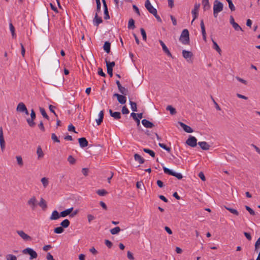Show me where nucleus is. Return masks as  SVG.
Segmentation results:
<instances>
[{"mask_svg": "<svg viewBox=\"0 0 260 260\" xmlns=\"http://www.w3.org/2000/svg\"><path fill=\"white\" fill-rule=\"evenodd\" d=\"M7 260H17V257L13 254H9L6 256Z\"/></svg>", "mask_w": 260, "mask_h": 260, "instance_id": "obj_45", "label": "nucleus"}, {"mask_svg": "<svg viewBox=\"0 0 260 260\" xmlns=\"http://www.w3.org/2000/svg\"><path fill=\"white\" fill-rule=\"evenodd\" d=\"M166 109L169 110L171 115H174L176 113V110L175 108H174L172 106H168L167 107Z\"/></svg>", "mask_w": 260, "mask_h": 260, "instance_id": "obj_33", "label": "nucleus"}, {"mask_svg": "<svg viewBox=\"0 0 260 260\" xmlns=\"http://www.w3.org/2000/svg\"><path fill=\"white\" fill-rule=\"evenodd\" d=\"M105 62L107 68L113 69V67H114L115 65V63L114 61L109 62L106 59L105 60Z\"/></svg>", "mask_w": 260, "mask_h": 260, "instance_id": "obj_36", "label": "nucleus"}, {"mask_svg": "<svg viewBox=\"0 0 260 260\" xmlns=\"http://www.w3.org/2000/svg\"><path fill=\"white\" fill-rule=\"evenodd\" d=\"M16 158L17 159V164L20 167H22L23 165V162L22 158L21 156H16Z\"/></svg>", "mask_w": 260, "mask_h": 260, "instance_id": "obj_43", "label": "nucleus"}, {"mask_svg": "<svg viewBox=\"0 0 260 260\" xmlns=\"http://www.w3.org/2000/svg\"><path fill=\"white\" fill-rule=\"evenodd\" d=\"M121 112L123 114H127L129 113V110L125 106L122 108Z\"/></svg>", "mask_w": 260, "mask_h": 260, "instance_id": "obj_56", "label": "nucleus"}, {"mask_svg": "<svg viewBox=\"0 0 260 260\" xmlns=\"http://www.w3.org/2000/svg\"><path fill=\"white\" fill-rule=\"evenodd\" d=\"M88 169L87 168H83L82 170V173L84 176H87L88 175Z\"/></svg>", "mask_w": 260, "mask_h": 260, "instance_id": "obj_63", "label": "nucleus"}, {"mask_svg": "<svg viewBox=\"0 0 260 260\" xmlns=\"http://www.w3.org/2000/svg\"><path fill=\"white\" fill-rule=\"evenodd\" d=\"M73 210V207L65 210L60 212L61 217H64L70 215Z\"/></svg>", "mask_w": 260, "mask_h": 260, "instance_id": "obj_20", "label": "nucleus"}, {"mask_svg": "<svg viewBox=\"0 0 260 260\" xmlns=\"http://www.w3.org/2000/svg\"><path fill=\"white\" fill-rule=\"evenodd\" d=\"M120 231V229L119 226H116L113 229L110 230V232L112 235H115L118 234Z\"/></svg>", "mask_w": 260, "mask_h": 260, "instance_id": "obj_35", "label": "nucleus"}, {"mask_svg": "<svg viewBox=\"0 0 260 260\" xmlns=\"http://www.w3.org/2000/svg\"><path fill=\"white\" fill-rule=\"evenodd\" d=\"M68 161L70 164L74 165L76 163V160L72 155H70L68 158Z\"/></svg>", "mask_w": 260, "mask_h": 260, "instance_id": "obj_46", "label": "nucleus"}, {"mask_svg": "<svg viewBox=\"0 0 260 260\" xmlns=\"http://www.w3.org/2000/svg\"><path fill=\"white\" fill-rule=\"evenodd\" d=\"M98 74L102 77H105L106 74L103 71V70L101 68H98Z\"/></svg>", "mask_w": 260, "mask_h": 260, "instance_id": "obj_59", "label": "nucleus"}, {"mask_svg": "<svg viewBox=\"0 0 260 260\" xmlns=\"http://www.w3.org/2000/svg\"><path fill=\"white\" fill-rule=\"evenodd\" d=\"M233 27L234 28V29L236 30H241L242 31H243L242 28L239 25V24L238 23H237L236 22L235 23H234L233 25H232Z\"/></svg>", "mask_w": 260, "mask_h": 260, "instance_id": "obj_53", "label": "nucleus"}, {"mask_svg": "<svg viewBox=\"0 0 260 260\" xmlns=\"http://www.w3.org/2000/svg\"><path fill=\"white\" fill-rule=\"evenodd\" d=\"M104 19L106 20L110 19V16L108 12V10H105L104 11Z\"/></svg>", "mask_w": 260, "mask_h": 260, "instance_id": "obj_57", "label": "nucleus"}, {"mask_svg": "<svg viewBox=\"0 0 260 260\" xmlns=\"http://www.w3.org/2000/svg\"><path fill=\"white\" fill-rule=\"evenodd\" d=\"M103 20L101 17L98 16V13H96L94 18L93 20V22L94 25L98 26L99 25L102 23Z\"/></svg>", "mask_w": 260, "mask_h": 260, "instance_id": "obj_14", "label": "nucleus"}, {"mask_svg": "<svg viewBox=\"0 0 260 260\" xmlns=\"http://www.w3.org/2000/svg\"><path fill=\"white\" fill-rule=\"evenodd\" d=\"M96 193L100 196H104L108 194V192L105 189H99L96 191Z\"/></svg>", "mask_w": 260, "mask_h": 260, "instance_id": "obj_34", "label": "nucleus"}, {"mask_svg": "<svg viewBox=\"0 0 260 260\" xmlns=\"http://www.w3.org/2000/svg\"><path fill=\"white\" fill-rule=\"evenodd\" d=\"M136 186L138 188L142 189V187H144V184L142 181L137 182Z\"/></svg>", "mask_w": 260, "mask_h": 260, "instance_id": "obj_62", "label": "nucleus"}, {"mask_svg": "<svg viewBox=\"0 0 260 260\" xmlns=\"http://www.w3.org/2000/svg\"><path fill=\"white\" fill-rule=\"evenodd\" d=\"M226 2L229 4V7L231 11H234L235 10V7L233 3V2L232 0H226Z\"/></svg>", "mask_w": 260, "mask_h": 260, "instance_id": "obj_39", "label": "nucleus"}, {"mask_svg": "<svg viewBox=\"0 0 260 260\" xmlns=\"http://www.w3.org/2000/svg\"><path fill=\"white\" fill-rule=\"evenodd\" d=\"M142 123L146 128H152L154 126L152 122L145 119L142 120Z\"/></svg>", "mask_w": 260, "mask_h": 260, "instance_id": "obj_17", "label": "nucleus"}, {"mask_svg": "<svg viewBox=\"0 0 260 260\" xmlns=\"http://www.w3.org/2000/svg\"><path fill=\"white\" fill-rule=\"evenodd\" d=\"M41 182L42 183L43 186L46 188L49 184L48 179L46 177H43L41 180Z\"/></svg>", "mask_w": 260, "mask_h": 260, "instance_id": "obj_37", "label": "nucleus"}, {"mask_svg": "<svg viewBox=\"0 0 260 260\" xmlns=\"http://www.w3.org/2000/svg\"><path fill=\"white\" fill-rule=\"evenodd\" d=\"M143 151L145 153H148L152 157H155V153L153 151H152L150 149H147V148H144Z\"/></svg>", "mask_w": 260, "mask_h": 260, "instance_id": "obj_31", "label": "nucleus"}, {"mask_svg": "<svg viewBox=\"0 0 260 260\" xmlns=\"http://www.w3.org/2000/svg\"><path fill=\"white\" fill-rule=\"evenodd\" d=\"M212 41L213 44V49H214L215 50H216V51L220 54L221 52V50L220 48L219 47V46H218L217 43L213 39H212Z\"/></svg>", "mask_w": 260, "mask_h": 260, "instance_id": "obj_25", "label": "nucleus"}, {"mask_svg": "<svg viewBox=\"0 0 260 260\" xmlns=\"http://www.w3.org/2000/svg\"><path fill=\"white\" fill-rule=\"evenodd\" d=\"M26 109L27 108H26V107L25 106V104L22 102H20L18 104V105L17 106L16 110L18 112H20L23 113L24 111L26 110Z\"/></svg>", "mask_w": 260, "mask_h": 260, "instance_id": "obj_18", "label": "nucleus"}, {"mask_svg": "<svg viewBox=\"0 0 260 260\" xmlns=\"http://www.w3.org/2000/svg\"><path fill=\"white\" fill-rule=\"evenodd\" d=\"M140 31L142 36L143 40L146 41L147 39V36L145 29L143 28H141L140 29Z\"/></svg>", "mask_w": 260, "mask_h": 260, "instance_id": "obj_48", "label": "nucleus"}, {"mask_svg": "<svg viewBox=\"0 0 260 260\" xmlns=\"http://www.w3.org/2000/svg\"><path fill=\"white\" fill-rule=\"evenodd\" d=\"M96 13H99L101 11V7L100 1H97L96 2Z\"/></svg>", "mask_w": 260, "mask_h": 260, "instance_id": "obj_54", "label": "nucleus"}, {"mask_svg": "<svg viewBox=\"0 0 260 260\" xmlns=\"http://www.w3.org/2000/svg\"><path fill=\"white\" fill-rule=\"evenodd\" d=\"M22 252L24 254H28L30 255V259L36 258L38 256L37 253L31 248L28 247L23 249Z\"/></svg>", "mask_w": 260, "mask_h": 260, "instance_id": "obj_3", "label": "nucleus"}, {"mask_svg": "<svg viewBox=\"0 0 260 260\" xmlns=\"http://www.w3.org/2000/svg\"><path fill=\"white\" fill-rule=\"evenodd\" d=\"M198 176L201 178V179L203 181H206V177H205L204 174L203 172H200L198 174Z\"/></svg>", "mask_w": 260, "mask_h": 260, "instance_id": "obj_55", "label": "nucleus"}, {"mask_svg": "<svg viewBox=\"0 0 260 260\" xmlns=\"http://www.w3.org/2000/svg\"><path fill=\"white\" fill-rule=\"evenodd\" d=\"M120 92L124 95H127L128 93V90L124 87H120L119 89Z\"/></svg>", "mask_w": 260, "mask_h": 260, "instance_id": "obj_40", "label": "nucleus"}, {"mask_svg": "<svg viewBox=\"0 0 260 260\" xmlns=\"http://www.w3.org/2000/svg\"><path fill=\"white\" fill-rule=\"evenodd\" d=\"M145 6L149 13L152 14H156L157 10L151 5L149 0H146L145 2Z\"/></svg>", "mask_w": 260, "mask_h": 260, "instance_id": "obj_5", "label": "nucleus"}, {"mask_svg": "<svg viewBox=\"0 0 260 260\" xmlns=\"http://www.w3.org/2000/svg\"><path fill=\"white\" fill-rule=\"evenodd\" d=\"M127 256L128 258L130 260H134V257L133 256V254L129 251H127Z\"/></svg>", "mask_w": 260, "mask_h": 260, "instance_id": "obj_60", "label": "nucleus"}, {"mask_svg": "<svg viewBox=\"0 0 260 260\" xmlns=\"http://www.w3.org/2000/svg\"><path fill=\"white\" fill-rule=\"evenodd\" d=\"M172 176H173L176 177L178 179H181L183 177L182 175V174L181 173H176V172H175L174 171L173 172V174L172 175Z\"/></svg>", "mask_w": 260, "mask_h": 260, "instance_id": "obj_51", "label": "nucleus"}, {"mask_svg": "<svg viewBox=\"0 0 260 260\" xmlns=\"http://www.w3.org/2000/svg\"><path fill=\"white\" fill-rule=\"evenodd\" d=\"M159 42L160 44L161 45L162 50L165 52L167 55L169 56L172 57V54L165 45V44L164 43V42L162 40H159Z\"/></svg>", "mask_w": 260, "mask_h": 260, "instance_id": "obj_12", "label": "nucleus"}, {"mask_svg": "<svg viewBox=\"0 0 260 260\" xmlns=\"http://www.w3.org/2000/svg\"><path fill=\"white\" fill-rule=\"evenodd\" d=\"M179 41L184 45H188L189 43V31L187 29L182 30L179 38Z\"/></svg>", "mask_w": 260, "mask_h": 260, "instance_id": "obj_2", "label": "nucleus"}, {"mask_svg": "<svg viewBox=\"0 0 260 260\" xmlns=\"http://www.w3.org/2000/svg\"><path fill=\"white\" fill-rule=\"evenodd\" d=\"M51 139L52 140V141L54 142H56V143L60 142V140L58 139V138H57V137L56 136V135L54 133H52L51 134Z\"/></svg>", "mask_w": 260, "mask_h": 260, "instance_id": "obj_47", "label": "nucleus"}, {"mask_svg": "<svg viewBox=\"0 0 260 260\" xmlns=\"http://www.w3.org/2000/svg\"><path fill=\"white\" fill-rule=\"evenodd\" d=\"M39 109H40V111L41 114L42 115V116L44 118L47 119V120H49V117L48 116V115L47 114L45 109L43 108H42V107H40Z\"/></svg>", "mask_w": 260, "mask_h": 260, "instance_id": "obj_32", "label": "nucleus"}, {"mask_svg": "<svg viewBox=\"0 0 260 260\" xmlns=\"http://www.w3.org/2000/svg\"><path fill=\"white\" fill-rule=\"evenodd\" d=\"M245 208L246 210L252 215H255V212L249 206H245Z\"/></svg>", "mask_w": 260, "mask_h": 260, "instance_id": "obj_52", "label": "nucleus"}, {"mask_svg": "<svg viewBox=\"0 0 260 260\" xmlns=\"http://www.w3.org/2000/svg\"><path fill=\"white\" fill-rule=\"evenodd\" d=\"M178 123L180 125V126L183 129V130L185 132L188 133H191L193 132V129L189 126L186 125L184 123L179 121Z\"/></svg>", "mask_w": 260, "mask_h": 260, "instance_id": "obj_10", "label": "nucleus"}, {"mask_svg": "<svg viewBox=\"0 0 260 260\" xmlns=\"http://www.w3.org/2000/svg\"><path fill=\"white\" fill-rule=\"evenodd\" d=\"M224 208L228 210V211H229L231 213L236 215V216H238L239 215V212L238 211L235 209H233V208H230V207H228L225 206H224Z\"/></svg>", "mask_w": 260, "mask_h": 260, "instance_id": "obj_30", "label": "nucleus"}, {"mask_svg": "<svg viewBox=\"0 0 260 260\" xmlns=\"http://www.w3.org/2000/svg\"><path fill=\"white\" fill-rule=\"evenodd\" d=\"M198 144L199 145L200 148L204 150H208L209 149L210 146L206 142H199Z\"/></svg>", "mask_w": 260, "mask_h": 260, "instance_id": "obj_13", "label": "nucleus"}, {"mask_svg": "<svg viewBox=\"0 0 260 260\" xmlns=\"http://www.w3.org/2000/svg\"><path fill=\"white\" fill-rule=\"evenodd\" d=\"M28 125L30 126V127H34L36 123L35 122H34V120L31 119V118H28L26 120Z\"/></svg>", "mask_w": 260, "mask_h": 260, "instance_id": "obj_49", "label": "nucleus"}, {"mask_svg": "<svg viewBox=\"0 0 260 260\" xmlns=\"http://www.w3.org/2000/svg\"><path fill=\"white\" fill-rule=\"evenodd\" d=\"M0 146L2 151L5 147V142L3 135V131L2 126L0 127Z\"/></svg>", "mask_w": 260, "mask_h": 260, "instance_id": "obj_9", "label": "nucleus"}, {"mask_svg": "<svg viewBox=\"0 0 260 260\" xmlns=\"http://www.w3.org/2000/svg\"><path fill=\"white\" fill-rule=\"evenodd\" d=\"M129 104L131 105L132 110L135 112L137 111V106L136 103H135L134 102L130 101Z\"/></svg>", "mask_w": 260, "mask_h": 260, "instance_id": "obj_42", "label": "nucleus"}, {"mask_svg": "<svg viewBox=\"0 0 260 260\" xmlns=\"http://www.w3.org/2000/svg\"><path fill=\"white\" fill-rule=\"evenodd\" d=\"M64 231L63 228L62 226H58L54 229V232L56 234H61Z\"/></svg>", "mask_w": 260, "mask_h": 260, "instance_id": "obj_41", "label": "nucleus"}, {"mask_svg": "<svg viewBox=\"0 0 260 260\" xmlns=\"http://www.w3.org/2000/svg\"><path fill=\"white\" fill-rule=\"evenodd\" d=\"M17 233L24 241H31L32 239L30 236L25 233L23 231H17Z\"/></svg>", "mask_w": 260, "mask_h": 260, "instance_id": "obj_7", "label": "nucleus"}, {"mask_svg": "<svg viewBox=\"0 0 260 260\" xmlns=\"http://www.w3.org/2000/svg\"><path fill=\"white\" fill-rule=\"evenodd\" d=\"M38 205L43 210H45L47 207L46 201L42 198L41 199L40 202L38 203Z\"/></svg>", "mask_w": 260, "mask_h": 260, "instance_id": "obj_24", "label": "nucleus"}, {"mask_svg": "<svg viewBox=\"0 0 260 260\" xmlns=\"http://www.w3.org/2000/svg\"><path fill=\"white\" fill-rule=\"evenodd\" d=\"M134 159L136 161H138L140 164H143L145 162V159L137 153L134 155Z\"/></svg>", "mask_w": 260, "mask_h": 260, "instance_id": "obj_22", "label": "nucleus"}, {"mask_svg": "<svg viewBox=\"0 0 260 260\" xmlns=\"http://www.w3.org/2000/svg\"><path fill=\"white\" fill-rule=\"evenodd\" d=\"M135 28V21L133 19L131 18L129 20L128 23V28L134 29Z\"/></svg>", "mask_w": 260, "mask_h": 260, "instance_id": "obj_29", "label": "nucleus"}, {"mask_svg": "<svg viewBox=\"0 0 260 260\" xmlns=\"http://www.w3.org/2000/svg\"><path fill=\"white\" fill-rule=\"evenodd\" d=\"M46 258L47 260H55L53 258V256L51 255V254L50 252L47 253Z\"/></svg>", "mask_w": 260, "mask_h": 260, "instance_id": "obj_64", "label": "nucleus"}, {"mask_svg": "<svg viewBox=\"0 0 260 260\" xmlns=\"http://www.w3.org/2000/svg\"><path fill=\"white\" fill-rule=\"evenodd\" d=\"M182 55L187 61L192 62L193 53L191 52L184 50L182 51Z\"/></svg>", "mask_w": 260, "mask_h": 260, "instance_id": "obj_4", "label": "nucleus"}, {"mask_svg": "<svg viewBox=\"0 0 260 260\" xmlns=\"http://www.w3.org/2000/svg\"><path fill=\"white\" fill-rule=\"evenodd\" d=\"M80 146L82 148L88 146V142L85 138L82 137L78 139Z\"/></svg>", "mask_w": 260, "mask_h": 260, "instance_id": "obj_15", "label": "nucleus"}, {"mask_svg": "<svg viewBox=\"0 0 260 260\" xmlns=\"http://www.w3.org/2000/svg\"><path fill=\"white\" fill-rule=\"evenodd\" d=\"M110 46L111 44L109 42L106 41L105 42L103 48L105 52L107 53H109L110 52Z\"/></svg>", "mask_w": 260, "mask_h": 260, "instance_id": "obj_26", "label": "nucleus"}, {"mask_svg": "<svg viewBox=\"0 0 260 260\" xmlns=\"http://www.w3.org/2000/svg\"><path fill=\"white\" fill-rule=\"evenodd\" d=\"M113 96L116 97L118 102L121 104H124L126 102V98L124 95L114 93Z\"/></svg>", "mask_w": 260, "mask_h": 260, "instance_id": "obj_8", "label": "nucleus"}, {"mask_svg": "<svg viewBox=\"0 0 260 260\" xmlns=\"http://www.w3.org/2000/svg\"><path fill=\"white\" fill-rule=\"evenodd\" d=\"M163 170L166 174H168L170 175H172L173 174V171L165 167H163Z\"/></svg>", "mask_w": 260, "mask_h": 260, "instance_id": "obj_50", "label": "nucleus"}, {"mask_svg": "<svg viewBox=\"0 0 260 260\" xmlns=\"http://www.w3.org/2000/svg\"><path fill=\"white\" fill-rule=\"evenodd\" d=\"M37 154L39 159L41 158L44 156V153L41 146H40L37 147Z\"/></svg>", "mask_w": 260, "mask_h": 260, "instance_id": "obj_27", "label": "nucleus"}, {"mask_svg": "<svg viewBox=\"0 0 260 260\" xmlns=\"http://www.w3.org/2000/svg\"><path fill=\"white\" fill-rule=\"evenodd\" d=\"M158 146L160 147H161V148H163L164 149L166 150L168 152H170L171 151V148L167 147L165 144H164L163 143H158Z\"/></svg>", "mask_w": 260, "mask_h": 260, "instance_id": "obj_44", "label": "nucleus"}, {"mask_svg": "<svg viewBox=\"0 0 260 260\" xmlns=\"http://www.w3.org/2000/svg\"><path fill=\"white\" fill-rule=\"evenodd\" d=\"M105 243L106 245L109 248H110L113 245L112 243L109 240H105Z\"/></svg>", "mask_w": 260, "mask_h": 260, "instance_id": "obj_58", "label": "nucleus"}, {"mask_svg": "<svg viewBox=\"0 0 260 260\" xmlns=\"http://www.w3.org/2000/svg\"><path fill=\"white\" fill-rule=\"evenodd\" d=\"M27 205L34 210L37 206V201L35 197H31L28 201Z\"/></svg>", "mask_w": 260, "mask_h": 260, "instance_id": "obj_6", "label": "nucleus"}, {"mask_svg": "<svg viewBox=\"0 0 260 260\" xmlns=\"http://www.w3.org/2000/svg\"><path fill=\"white\" fill-rule=\"evenodd\" d=\"M110 115L115 120H119L121 118V113L119 112H113L111 109L109 110Z\"/></svg>", "mask_w": 260, "mask_h": 260, "instance_id": "obj_11", "label": "nucleus"}, {"mask_svg": "<svg viewBox=\"0 0 260 260\" xmlns=\"http://www.w3.org/2000/svg\"><path fill=\"white\" fill-rule=\"evenodd\" d=\"M60 217H61L60 213L59 214L56 210H54L52 212V214L50 217V219L52 220H57Z\"/></svg>", "mask_w": 260, "mask_h": 260, "instance_id": "obj_19", "label": "nucleus"}, {"mask_svg": "<svg viewBox=\"0 0 260 260\" xmlns=\"http://www.w3.org/2000/svg\"><path fill=\"white\" fill-rule=\"evenodd\" d=\"M202 3L204 11H207L210 9L211 6L209 4V0H202Z\"/></svg>", "mask_w": 260, "mask_h": 260, "instance_id": "obj_21", "label": "nucleus"}, {"mask_svg": "<svg viewBox=\"0 0 260 260\" xmlns=\"http://www.w3.org/2000/svg\"><path fill=\"white\" fill-rule=\"evenodd\" d=\"M223 9V4L218 0H215L213 5V16L216 18L218 14L221 12Z\"/></svg>", "mask_w": 260, "mask_h": 260, "instance_id": "obj_1", "label": "nucleus"}, {"mask_svg": "<svg viewBox=\"0 0 260 260\" xmlns=\"http://www.w3.org/2000/svg\"><path fill=\"white\" fill-rule=\"evenodd\" d=\"M68 131H69L74 132L75 133H77V132H76L75 131V126L74 125H73L72 124L68 126Z\"/></svg>", "mask_w": 260, "mask_h": 260, "instance_id": "obj_61", "label": "nucleus"}, {"mask_svg": "<svg viewBox=\"0 0 260 260\" xmlns=\"http://www.w3.org/2000/svg\"><path fill=\"white\" fill-rule=\"evenodd\" d=\"M104 111L102 110L99 114V119L96 120V123L98 125H100L101 123L103 122V118H104Z\"/></svg>", "mask_w": 260, "mask_h": 260, "instance_id": "obj_23", "label": "nucleus"}, {"mask_svg": "<svg viewBox=\"0 0 260 260\" xmlns=\"http://www.w3.org/2000/svg\"><path fill=\"white\" fill-rule=\"evenodd\" d=\"M186 144L192 147H195V137L190 136L186 141Z\"/></svg>", "mask_w": 260, "mask_h": 260, "instance_id": "obj_16", "label": "nucleus"}, {"mask_svg": "<svg viewBox=\"0 0 260 260\" xmlns=\"http://www.w3.org/2000/svg\"><path fill=\"white\" fill-rule=\"evenodd\" d=\"M9 26H10V31L11 32L12 37L13 38H16V34L15 32V27H14V26L13 25L12 23H10Z\"/></svg>", "mask_w": 260, "mask_h": 260, "instance_id": "obj_38", "label": "nucleus"}, {"mask_svg": "<svg viewBox=\"0 0 260 260\" xmlns=\"http://www.w3.org/2000/svg\"><path fill=\"white\" fill-rule=\"evenodd\" d=\"M70 224V221L68 219H66L63 220L60 223V224L61 226H62L63 228H67L69 226Z\"/></svg>", "mask_w": 260, "mask_h": 260, "instance_id": "obj_28", "label": "nucleus"}]
</instances>
